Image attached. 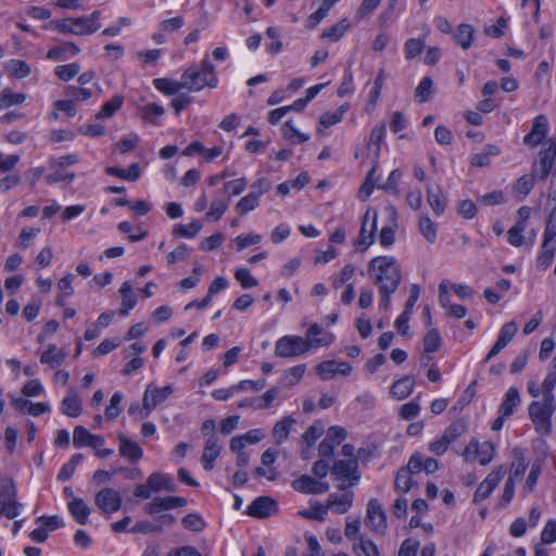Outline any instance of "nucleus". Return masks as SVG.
<instances>
[{
	"mask_svg": "<svg viewBox=\"0 0 556 556\" xmlns=\"http://www.w3.org/2000/svg\"><path fill=\"white\" fill-rule=\"evenodd\" d=\"M418 228L429 243H433L437 240L438 227L429 216L422 215L419 218Z\"/></svg>",
	"mask_w": 556,
	"mask_h": 556,
	"instance_id": "2f4dec72",
	"label": "nucleus"
},
{
	"mask_svg": "<svg viewBox=\"0 0 556 556\" xmlns=\"http://www.w3.org/2000/svg\"><path fill=\"white\" fill-rule=\"evenodd\" d=\"M331 472L339 480L350 481L349 485L341 484V490H345L346 488L356 484L361 478L357 472V460L355 458L339 459L334 462Z\"/></svg>",
	"mask_w": 556,
	"mask_h": 556,
	"instance_id": "6e6552de",
	"label": "nucleus"
},
{
	"mask_svg": "<svg viewBox=\"0 0 556 556\" xmlns=\"http://www.w3.org/2000/svg\"><path fill=\"white\" fill-rule=\"evenodd\" d=\"M8 68L11 74L18 79L27 77L31 72L30 66L22 60H11Z\"/></svg>",
	"mask_w": 556,
	"mask_h": 556,
	"instance_id": "6e6d98bb",
	"label": "nucleus"
},
{
	"mask_svg": "<svg viewBox=\"0 0 556 556\" xmlns=\"http://www.w3.org/2000/svg\"><path fill=\"white\" fill-rule=\"evenodd\" d=\"M202 229V224L199 220H193L188 225L177 224L173 229L175 237L194 238Z\"/></svg>",
	"mask_w": 556,
	"mask_h": 556,
	"instance_id": "f704fd0d",
	"label": "nucleus"
},
{
	"mask_svg": "<svg viewBox=\"0 0 556 556\" xmlns=\"http://www.w3.org/2000/svg\"><path fill=\"white\" fill-rule=\"evenodd\" d=\"M141 111H142V118L146 122L154 123V124H155L154 118L162 116L165 112L163 106H161L160 104L154 103V102L148 103L147 105H144L142 108Z\"/></svg>",
	"mask_w": 556,
	"mask_h": 556,
	"instance_id": "4d7b16f0",
	"label": "nucleus"
},
{
	"mask_svg": "<svg viewBox=\"0 0 556 556\" xmlns=\"http://www.w3.org/2000/svg\"><path fill=\"white\" fill-rule=\"evenodd\" d=\"M350 22L348 18H343L328 29H325L321 34V38H327L332 42L339 41L350 28Z\"/></svg>",
	"mask_w": 556,
	"mask_h": 556,
	"instance_id": "c85d7f7f",
	"label": "nucleus"
},
{
	"mask_svg": "<svg viewBox=\"0 0 556 556\" xmlns=\"http://www.w3.org/2000/svg\"><path fill=\"white\" fill-rule=\"evenodd\" d=\"M432 79L428 76L424 77L416 88V97L420 102H427L432 91Z\"/></svg>",
	"mask_w": 556,
	"mask_h": 556,
	"instance_id": "69168bd1",
	"label": "nucleus"
},
{
	"mask_svg": "<svg viewBox=\"0 0 556 556\" xmlns=\"http://www.w3.org/2000/svg\"><path fill=\"white\" fill-rule=\"evenodd\" d=\"M124 102L123 96H114L110 101L104 103L101 109L97 112L96 118L97 119H104L112 117L117 110L121 109L122 104Z\"/></svg>",
	"mask_w": 556,
	"mask_h": 556,
	"instance_id": "7c9ffc66",
	"label": "nucleus"
},
{
	"mask_svg": "<svg viewBox=\"0 0 556 556\" xmlns=\"http://www.w3.org/2000/svg\"><path fill=\"white\" fill-rule=\"evenodd\" d=\"M282 135L286 139L294 142H306L309 139L308 135L301 134L292 125L291 121H287L282 126Z\"/></svg>",
	"mask_w": 556,
	"mask_h": 556,
	"instance_id": "603ef678",
	"label": "nucleus"
},
{
	"mask_svg": "<svg viewBox=\"0 0 556 556\" xmlns=\"http://www.w3.org/2000/svg\"><path fill=\"white\" fill-rule=\"evenodd\" d=\"M526 230V224L523 222H517L507 232L508 242L516 248L523 245L525 237L523 231Z\"/></svg>",
	"mask_w": 556,
	"mask_h": 556,
	"instance_id": "a19ab883",
	"label": "nucleus"
},
{
	"mask_svg": "<svg viewBox=\"0 0 556 556\" xmlns=\"http://www.w3.org/2000/svg\"><path fill=\"white\" fill-rule=\"evenodd\" d=\"M66 96L71 97L73 102H85L92 97V91L85 87L70 85L65 88Z\"/></svg>",
	"mask_w": 556,
	"mask_h": 556,
	"instance_id": "49530a36",
	"label": "nucleus"
},
{
	"mask_svg": "<svg viewBox=\"0 0 556 556\" xmlns=\"http://www.w3.org/2000/svg\"><path fill=\"white\" fill-rule=\"evenodd\" d=\"M504 473L505 469L503 466L495 467L477 488L473 494V502L480 503L488 498L494 489L498 485Z\"/></svg>",
	"mask_w": 556,
	"mask_h": 556,
	"instance_id": "9d476101",
	"label": "nucleus"
},
{
	"mask_svg": "<svg viewBox=\"0 0 556 556\" xmlns=\"http://www.w3.org/2000/svg\"><path fill=\"white\" fill-rule=\"evenodd\" d=\"M173 393L172 386H165L163 388L154 387L153 384H149L144 391L142 399V408L146 412L144 417H148L149 414L161 403L165 402L169 395Z\"/></svg>",
	"mask_w": 556,
	"mask_h": 556,
	"instance_id": "1a4fd4ad",
	"label": "nucleus"
},
{
	"mask_svg": "<svg viewBox=\"0 0 556 556\" xmlns=\"http://www.w3.org/2000/svg\"><path fill=\"white\" fill-rule=\"evenodd\" d=\"M517 330L518 326L514 320L504 324L501 328L497 341L502 342V344L506 346L513 340Z\"/></svg>",
	"mask_w": 556,
	"mask_h": 556,
	"instance_id": "13d9d810",
	"label": "nucleus"
},
{
	"mask_svg": "<svg viewBox=\"0 0 556 556\" xmlns=\"http://www.w3.org/2000/svg\"><path fill=\"white\" fill-rule=\"evenodd\" d=\"M306 370L304 364L290 367L283 372L282 382L286 387H293L298 384Z\"/></svg>",
	"mask_w": 556,
	"mask_h": 556,
	"instance_id": "c9c22d12",
	"label": "nucleus"
},
{
	"mask_svg": "<svg viewBox=\"0 0 556 556\" xmlns=\"http://www.w3.org/2000/svg\"><path fill=\"white\" fill-rule=\"evenodd\" d=\"M184 86L190 91H201L205 87L216 88L218 79L214 65L206 59L201 62V67L190 66L181 75Z\"/></svg>",
	"mask_w": 556,
	"mask_h": 556,
	"instance_id": "7ed1b4c3",
	"label": "nucleus"
},
{
	"mask_svg": "<svg viewBox=\"0 0 556 556\" xmlns=\"http://www.w3.org/2000/svg\"><path fill=\"white\" fill-rule=\"evenodd\" d=\"M368 276L380 294V306L388 311L391 305V295L399 289L402 281V270L393 256H376L369 261Z\"/></svg>",
	"mask_w": 556,
	"mask_h": 556,
	"instance_id": "f257e3e1",
	"label": "nucleus"
},
{
	"mask_svg": "<svg viewBox=\"0 0 556 556\" xmlns=\"http://www.w3.org/2000/svg\"><path fill=\"white\" fill-rule=\"evenodd\" d=\"M22 506L23 505L16 500L0 503V516H4L8 519H14L20 515Z\"/></svg>",
	"mask_w": 556,
	"mask_h": 556,
	"instance_id": "bf43d9fd",
	"label": "nucleus"
},
{
	"mask_svg": "<svg viewBox=\"0 0 556 556\" xmlns=\"http://www.w3.org/2000/svg\"><path fill=\"white\" fill-rule=\"evenodd\" d=\"M427 202L437 216L444 213L447 201L439 185L429 186L427 188Z\"/></svg>",
	"mask_w": 556,
	"mask_h": 556,
	"instance_id": "dca6fc26",
	"label": "nucleus"
},
{
	"mask_svg": "<svg viewBox=\"0 0 556 556\" xmlns=\"http://www.w3.org/2000/svg\"><path fill=\"white\" fill-rule=\"evenodd\" d=\"M520 403L521 399L518 388L510 387L506 391L497 413L502 414L503 416L510 417L514 414L515 408L518 407Z\"/></svg>",
	"mask_w": 556,
	"mask_h": 556,
	"instance_id": "a211bd4d",
	"label": "nucleus"
},
{
	"mask_svg": "<svg viewBox=\"0 0 556 556\" xmlns=\"http://www.w3.org/2000/svg\"><path fill=\"white\" fill-rule=\"evenodd\" d=\"M541 541L543 544H551L556 541V520H547L541 533Z\"/></svg>",
	"mask_w": 556,
	"mask_h": 556,
	"instance_id": "774afa93",
	"label": "nucleus"
},
{
	"mask_svg": "<svg viewBox=\"0 0 556 556\" xmlns=\"http://www.w3.org/2000/svg\"><path fill=\"white\" fill-rule=\"evenodd\" d=\"M80 72V65L78 63H70L65 65H59L54 70L55 76L63 80L70 81L74 77H76Z\"/></svg>",
	"mask_w": 556,
	"mask_h": 556,
	"instance_id": "ea45409f",
	"label": "nucleus"
},
{
	"mask_svg": "<svg viewBox=\"0 0 556 556\" xmlns=\"http://www.w3.org/2000/svg\"><path fill=\"white\" fill-rule=\"evenodd\" d=\"M353 493L352 492H345L341 495H338L336 493H332L329 495L327 501V510L330 508L337 514H345L353 504Z\"/></svg>",
	"mask_w": 556,
	"mask_h": 556,
	"instance_id": "f3484780",
	"label": "nucleus"
},
{
	"mask_svg": "<svg viewBox=\"0 0 556 556\" xmlns=\"http://www.w3.org/2000/svg\"><path fill=\"white\" fill-rule=\"evenodd\" d=\"M68 510L72 517L79 525H87L90 516V508L83 498L74 497L68 503Z\"/></svg>",
	"mask_w": 556,
	"mask_h": 556,
	"instance_id": "b1692460",
	"label": "nucleus"
},
{
	"mask_svg": "<svg viewBox=\"0 0 556 556\" xmlns=\"http://www.w3.org/2000/svg\"><path fill=\"white\" fill-rule=\"evenodd\" d=\"M554 254H555V249L552 245V243L546 242V244H545V242L542 241L541 250H540V253H539V255L536 257V262H535L536 268L541 271L546 270L553 262Z\"/></svg>",
	"mask_w": 556,
	"mask_h": 556,
	"instance_id": "cd10ccee",
	"label": "nucleus"
},
{
	"mask_svg": "<svg viewBox=\"0 0 556 556\" xmlns=\"http://www.w3.org/2000/svg\"><path fill=\"white\" fill-rule=\"evenodd\" d=\"M334 341L331 332L323 331L318 324H313L306 331V337L285 336L277 340L275 345L276 356L291 358L303 355L312 349L329 346Z\"/></svg>",
	"mask_w": 556,
	"mask_h": 556,
	"instance_id": "f03ea898",
	"label": "nucleus"
},
{
	"mask_svg": "<svg viewBox=\"0 0 556 556\" xmlns=\"http://www.w3.org/2000/svg\"><path fill=\"white\" fill-rule=\"evenodd\" d=\"M425 47V40L424 39H416L410 38L405 42L404 50H405V58L407 60H413L416 56H418Z\"/></svg>",
	"mask_w": 556,
	"mask_h": 556,
	"instance_id": "5fc2aeb1",
	"label": "nucleus"
},
{
	"mask_svg": "<svg viewBox=\"0 0 556 556\" xmlns=\"http://www.w3.org/2000/svg\"><path fill=\"white\" fill-rule=\"evenodd\" d=\"M365 523L376 533L384 534L387 531V515L377 498H371L367 503Z\"/></svg>",
	"mask_w": 556,
	"mask_h": 556,
	"instance_id": "423d86ee",
	"label": "nucleus"
},
{
	"mask_svg": "<svg viewBox=\"0 0 556 556\" xmlns=\"http://www.w3.org/2000/svg\"><path fill=\"white\" fill-rule=\"evenodd\" d=\"M410 476H412V473L409 471H407L404 467L401 468L396 472V476L394 479L395 490L401 491L403 493H407L412 489L413 483H414Z\"/></svg>",
	"mask_w": 556,
	"mask_h": 556,
	"instance_id": "37998d69",
	"label": "nucleus"
},
{
	"mask_svg": "<svg viewBox=\"0 0 556 556\" xmlns=\"http://www.w3.org/2000/svg\"><path fill=\"white\" fill-rule=\"evenodd\" d=\"M16 486L11 478H2L0 480V503L11 502L16 500Z\"/></svg>",
	"mask_w": 556,
	"mask_h": 556,
	"instance_id": "58836bf2",
	"label": "nucleus"
},
{
	"mask_svg": "<svg viewBox=\"0 0 556 556\" xmlns=\"http://www.w3.org/2000/svg\"><path fill=\"white\" fill-rule=\"evenodd\" d=\"M555 386H556V371H549L542 383L543 397H545L549 402H552V400H555V396L553 394V390H554Z\"/></svg>",
	"mask_w": 556,
	"mask_h": 556,
	"instance_id": "338daca9",
	"label": "nucleus"
},
{
	"mask_svg": "<svg viewBox=\"0 0 556 556\" xmlns=\"http://www.w3.org/2000/svg\"><path fill=\"white\" fill-rule=\"evenodd\" d=\"M187 500L180 496L154 497L150 503L146 504L143 510L147 515L154 516L161 511H167L178 507H185Z\"/></svg>",
	"mask_w": 556,
	"mask_h": 556,
	"instance_id": "9b49d317",
	"label": "nucleus"
},
{
	"mask_svg": "<svg viewBox=\"0 0 556 556\" xmlns=\"http://www.w3.org/2000/svg\"><path fill=\"white\" fill-rule=\"evenodd\" d=\"M442 344V339L435 328H430L424 337V351L425 353L437 352Z\"/></svg>",
	"mask_w": 556,
	"mask_h": 556,
	"instance_id": "4c0bfd02",
	"label": "nucleus"
},
{
	"mask_svg": "<svg viewBox=\"0 0 556 556\" xmlns=\"http://www.w3.org/2000/svg\"><path fill=\"white\" fill-rule=\"evenodd\" d=\"M535 180H538V178H534L532 173L530 175H523L518 178L515 189L522 195H528L533 189Z\"/></svg>",
	"mask_w": 556,
	"mask_h": 556,
	"instance_id": "0e129e2a",
	"label": "nucleus"
},
{
	"mask_svg": "<svg viewBox=\"0 0 556 556\" xmlns=\"http://www.w3.org/2000/svg\"><path fill=\"white\" fill-rule=\"evenodd\" d=\"M415 387V379L412 376H404L396 380L390 389V394L396 400H404L409 396Z\"/></svg>",
	"mask_w": 556,
	"mask_h": 556,
	"instance_id": "4be33fe9",
	"label": "nucleus"
},
{
	"mask_svg": "<svg viewBox=\"0 0 556 556\" xmlns=\"http://www.w3.org/2000/svg\"><path fill=\"white\" fill-rule=\"evenodd\" d=\"M235 278L244 289L254 288L258 285L257 279L254 278L247 268L237 269L235 273Z\"/></svg>",
	"mask_w": 556,
	"mask_h": 556,
	"instance_id": "052dcab7",
	"label": "nucleus"
},
{
	"mask_svg": "<svg viewBox=\"0 0 556 556\" xmlns=\"http://www.w3.org/2000/svg\"><path fill=\"white\" fill-rule=\"evenodd\" d=\"M453 39L463 50L471 48L475 40V28L470 24H459L453 34Z\"/></svg>",
	"mask_w": 556,
	"mask_h": 556,
	"instance_id": "6ab92c4d",
	"label": "nucleus"
},
{
	"mask_svg": "<svg viewBox=\"0 0 556 556\" xmlns=\"http://www.w3.org/2000/svg\"><path fill=\"white\" fill-rule=\"evenodd\" d=\"M377 211L368 208L364 214L361 230L354 245L357 250L366 251L375 241L377 230Z\"/></svg>",
	"mask_w": 556,
	"mask_h": 556,
	"instance_id": "39448f33",
	"label": "nucleus"
},
{
	"mask_svg": "<svg viewBox=\"0 0 556 556\" xmlns=\"http://www.w3.org/2000/svg\"><path fill=\"white\" fill-rule=\"evenodd\" d=\"M386 135V123L379 122L374 126L370 131L369 140H368V149L374 148L375 156L380 154L381 144Z\"/></svg>",
	"mask_w": 556,
	"mask_h": 556,
	"instance_id": "bb28decb",
	"label": "nucleus"
},
{
	"mask_svg": "<svg viewBox=\"0 0 556 556\" xmlns=\"http://www.w3.org/2000/svg\"><path fill=\"white\" fill-rule=\"evenodd\" d=\"M122 295V307L119 308L121 316H127L129 311L137 304V298L132 292V287L128 281H125L119 289Z\"/></svg>",
	"mask_w": 556,
	"mask_h": 556,
	"instance_id": "a878e982",
	"label": "nucleus"
},
{
	"mask_svg": "<svg viewBox=\"0 0 556 556\" xmlns=\"http://www.w3.org/2000/svg\"><path fill=\"white\" fill-rule=\"evenodd\" d=\"M292 488L303 494H323L329 489L328 483L317 481L311 476L303 475L292 482Z\"/></svg>",
	"mask_w": 556,
	"mask_h": 556,
	"instance_id": "f8f14e48",
	"label": "nucleus"
},
{
	"mask_svg": "<svg viewBox=\"0 0 556 556\" xmlns=\"http://www.w3.org/2000/svg\"><path fill=\"white\" fill-rule=\"evenodd\" d=\"M123 400V394L121 392H115L111 400L109 406L105 408V416L109 420H114L118 417L121 413L119 404Z\"/></svg>",
	"mask_w": 556,
	"mask_h": 556,
	"instance_id": "680f3d73",
	"label": "nucleus"
},
{
	"mask_svg": "<svg viewBox=\"0 0 556 556\" xmlns=\"http://www.w3.org/2000/svg\"><path fill=\"white\" fill-rule=\"evenodd\" d=\"M475 453L479 457L481 465H488L494 457V446L490 442H483L482 444L475 443Z\"/></svg>",
	"mask_w": 556,
	"mask_h": 556,
	"instance_id": "09e8293b",
	"label": "nucleus"
},
{
	"mask_svg": "<svg viewBox=\"0 0 556 556\" xmlns=\"http://www.w3.org/2000/svg\"><path fill=\"white\" fill-rule=\"evenodd\" d=\"M402 178V172L397 168L393 169L387 181L379 186L380 189L393 194V195H400V190H399V182Z\"/></svg>",
	"mask_w": 556,
	"mask_h": 556,
	"instance_id": "de8ad7c7",
	"label": "nucleus"
},
{
	"mask_svg": "<svg viewBox=\"0 0 556 556\" xmlns=\"http://www.w3.org/2000/svg\"><path fill=\"white\" fill-rule=\"evenodd\" d=\"M181 525L185 529L193 532H200L206 526L203 518L197 513L186 515L181 520Z\"/></svg>",
	"mask_w": 556,
	"mask_h": 556,
	"instance_id": "a18cd8bd",
	"label": "nucleus"
},
{
	"mask_svg": "<svg viewBox=\"0 0 556 556\" xmlns=\"http://www.w3.org/2000/svg\"><path fill=\"white\" fill-rule=\"evenodd\" d=\"M260 199L257 194L252 192L241 198L236 204V210L240 215H245L249 212L255 210L260 205Z\"/></svg>",
	"mask_w": 556,
	"mask_h": 556,
	"instance_id": "e433bc0d",
	"label": "nucleus"
},
{
	"mask_svg": "<svg viewBox=\"0 0 556 556\" xmlns=\"http://www.w3.org/2000/svg\"><path fill=\"white\" fill-rule=\"evenodd\" d=\"M277 510V503L269 496L255 498L248 507V515L256 518H267Z\"/></svg>",
	"mask_w": 556,
	"mask_h": 556,
	"instance_id": "ddd939ff",
	"label": "nucleus"
},
{
	"mask_svg": "<svg viewBox=\"0 0 556 556\" xmlns=\"http://www.w3.org/2000/svg\"><path fill=\"white\" fill-rule=\"evenodd\" d=\"M117 439L119 441L118 452L122 457L130 463H137L142 458L143 451L135 441L130 440L124 433H119Z\"/></svg>",
	"mask_w": 556,
	"mask_h": 556,
	"instance_id": "2eb2a0df",
	"label": "nucleus"
},
{
	"mask_svg": "<svg viewBox=\"0 0 556 556\" xmlns=\"http://www.w3.org/2000/svg\"><path fill=\"white\" fill-rule=\"evenodd\" d=\"M66 357L67 352L64 349H58L55 344H49L40 356V363L56 368L64 363Z\"/></svg>",
	"mask_w": 556,
	"mask_h": 556,
	"instance_id": "aec40b11",
	"label": "nucleus"
},
{
	"mask_svg": "<svg viewBox=\"0 0 556 556\" xmlns=\"http://www.w3.org/2000/svg\"><path fill=\"white\" fill-rule=\"evenodd\" d=\"M122 495L113 488H103L94 496V504L104 515H112L121 509Z\"/></svg>",
	"mask_w": 556,
	"mask_h": 556,
	"instance_id": "0eeeda50",
	"label": "nucleus"
},
{
	"mask_svg": "<svg viewBox=\"0 0 556 556\" xmlns=\"http://www.w3.org/2000/svg\"><path fill=\"white\" fill-rule=\"evenodd\" d=\"M556 410V400L552 402L543 397V401H533L529 407V417L534 425L535 431L541 434H548L552 431V416Z\"/></svg>",
	"mask_w": 556,
	"mask_h": 556,
	"instance_id": "20e7f679",
	"label": "nucleus"
},
{
	"mask_svg": "<svg viewBox=\"0 0 556 556\" xmlns=\"http://www.w3.org/2000/svg\"><path fill=\"white\" fill-rule=\"evenodd\" d=\"M295 424V419L290 416L283 417L278 420L273 428V439L276 444H281L289 437L292 426Z\"/></svg>",
	"mask_w": 556,
	"mask_h": 556,
	"instance_id": "393cba45",
	"label": "nucleus"
},
{
	"mask_svg": "<svg viewBox=\"0 0 556 556\" xmlns=\"http://www.w3.org/2000/svg\"><path fill=\"white\" fill-rule=\"evenodd\" d=\"M353 552L357 556H380L377 545L369 539L363 536L353 545Z\"/></svg>",
	"mask_w": 556,
	"mask_h": 556,
	"instance_id": "72a5a7b5",
	"label": "nucleus"
},
{
	"mask_svg": "<svg viewBox=\"0 0 556 556\" xmlns=\"http://www.w3.org/2000/svg\"><path fill=\"white\" fill-rule=\"evenodd\" d=\"M556 237V207H554L548 216L544 233L543 242L552 243Z\"/></svg>",
	"mask_w": 556,
	"mask_h": 556,
	"instance_id": "e2e57ef3",
	"label": "nucleus"
},
{
	"mask_svg": "<svg viewBox=\"0 0 556 556\" xmlns=\"http://www.w3.org/2000/svg\"><path fill=\"white\" fill-rule=\"evenodd\" d=\"M355 274V267L352 264H346L338 276L332 277V288L339 289L343 285H348Z\"/></svg>",
	"mask_w": 556,
	"mask_h": 556,
	"instance_id": "3c124183",
	"label": "nucleus"
},
{
	"mask_svg": "<svg viewBox=\"0 0 556 556\" xmlns=\"http://www.w3.org/2000/svg\"><path fill=\"white\" fill-rule=\"evenodd\" d=\"M228 208V204L222 199H215L210 206L208 212L205 214L207 222H217L222 218Z\"/></svg>",
	"mask_w": 556,
	"mask_h": 556,
	"instance_id": "79ce46f5",
	"label": "nucleus"
},
{
	"mask_svg": "<svg viewBox=\"0 0 556 556\" xmlns=\"http://www.w3.org/2000/svg\"><path fill=\"white\" fill-rule=\"evenodd\" d=\"M25 100V93H14L11 89L5 88L0 93V110L8 109L12 105L23 104Z\"/></svg>",
	"mask_w": 556,
	"mask_h": 556,
	"instance_id": "473e14b6",
	"label": "nucleus"
},
{
	"mask_svg": "<svg viewBox=\"0 0 556 556\" xmlns=\"http://www.w3.org/2000/svg\"><path fill=\"white\" fill-rule=\"evenodd\" d=\"M419 399H420V396L418 395L413 401L402 405V407L400 409V417L402 419H404V420H412V419H414L415 417L418 416V414L420 412V404L418 402Z\"/></svg>",
	"mask_w": 556,
	"mask_h": 556,
	"instance_id": "864d4df0",
	"label": "nucleus"
},
{
	"mask_svg": "<svg viewBox=\"0 0 556 556\" xmlns=\"http://www.w3.org/2000/svg\"><path fill=\"white\" fill-rule=\"evenodd\" d=\"M220 452L222 445L219 439L215 434L210 435L205 442L201 457L205 470H212L214 468L215 460L219 457Z\"/></svg>",
	"mask_w": 556,
	"mask_h": 556,
	"instance_id": "4468645a",
	"label": "nucleus"
},
{
	"mask_svg": "<svg viewBox=\"0 0 556 556\" xmlns=\"http://www.w3.org/2000/svg\"><path fill=\"white\" fill-rule=\"evenodd\" d=\"M61 410L71 418H76L81 414V401L75 390H71L61 402Z\"/></svg>",
	"mask_w": 556,
	"mask_h": 556,
	"instance_id": "412c9836",
	"label": "nucleus"
},
{
	"mask_svg": "<svg viewBox=\"0 0 556 556\" xmlns=\"http://www.w3.org/2000/svg\"><path fill=\"white\" fill-rule=\"evenodd\" d=\"M153 85L159 91L167 96H173L185 88L182 79L181 81H176L169 78H156Z\"/></svg>",
	"mask_w": 556,
	"mask_h": 556,
	"instance_id": "c756f323",
	"label": "nucleus"
},
{
	"mask_svg": "<svg viewBox=\"0 0 556 556\" xmlns=\"http://www.w3.org/2000/svg\"><path fill=\"white\" fill-rule=\"evenodd\" d=\"M148 483L154 492L167 491L174 492L176 485L167 473L153 472L148 477Z\"/></svg>",
	"mask_w": 556,
	"mask_h": 556,
	"instance_id": "5701e85b",
	"label": "nucleus"
},
{
	"mask_svg": "<svg viewBox=\"0 0 556 556\" xmlns=\"http://www.w3.org/2000/svg\"><path fill=\"white\" fill-rule=\"evenodd\" d=\"M86 16L73 17V35L84 36L91 35L97 31V27H91Z\"/></svg>",
	"mask_w": 556,
	"mask_h": 556,
	"instance_id": "8fccbe9b",
	"label": "nucleus"
},
{
	"mask_svg": "<svg viewBox=\"0 0 556 556\" xmlns=\"http://www.w3.org/2000/svg\"><path fill=\"white\" fill-rule=\"evenodd\" d=\"M467 430V426L463 420L452 422L442 434L451 444L460 438Z\"/></svg>",
	"mask_w": 556,
	"mask_h": 556,
	"instance_id": "c03bdc74",
	"label": "nucleus"
}]
</instances>
